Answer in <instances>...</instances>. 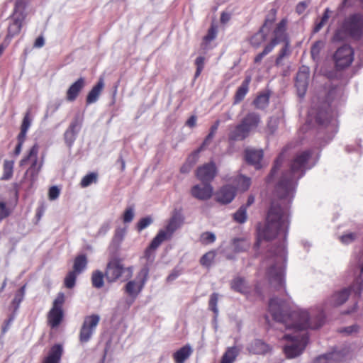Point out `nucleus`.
Returning a JSON list of instances; mask_svg holds the SVG:
<instances>
[{
    "mask_svg": "<svg viewBox=\"0 0 363 363\" xmlns=\"http://www.w3.org/2000/svg\"><path fill=\"white\" fill-rule=\"evenodd\" d=\"M183 222L184 218L181 213L174 210L165 228L160 230L156 235V240H160L162 242L171 240L174 232L181 227Z\"/></svg>",
    "mask_w": 363,
    "mask_h": 363,
    "instance_id": "obj_11",
    "label": "nucleus"
},
{
    "mask_svg": "<svg viewBox=\"0 0 363 363\" xmlns=\"http://www.w3.org/2000/svg\"><path fill=\"white\" fill-rule=\"evenodd\" d=\"M65 303V296L64 293H58L47 314V323L50 328H57L63 322L65 317L63 306Z\"/></svg>",
    "mask_w": 363,
    "mask_h": 363,
    "instance_id": "obj_8",
    "label": "nucleus"
},
{
    "mask_svg": "<svg viewBox=\"0 0 363 363\" xmlns=\"http://www.w3.org/2000/svg\"><path fill=\"white\" fill-rule=\"evenodd\" d=\"M267 274L269 281L274 284L277 291L283 289V292L286 293L284 267L276 262L268 269Z\"/></svg>",
    "mask_w": 363,
    "mask_h": 363,
    "instance_id": "obj_15",
    "label": "nucleus"
},
{
    "mask_svg": "<svg viewBox=\"0 0 363 363\" xmlns=\"http://www.w3.org/2000/svg\"><path fill=\"white\" fill-rule=\"evenodd\" d=\"M266 35L264 33H259V31L255 34L250 40L251 45L255 48H259L262 42L265 40Z\"/></svg>",
    "mask_w": 363,
    "mask_h": 363,
    "instance_id": "obj_49",
    "label": "nucleus"
},
{
    "mask_svg": "<svg viewBox=\"0 0 363 363\" xmlns=\"http://www.w3.org/2000/svg\"><path fill=\"white\" fill-rule=\"evenodd\" d=\"M11 214L10 209L6 206V203L4 201H0V222L4 218L9 217Z\"/></svg>",
    "mask_w": 363,
    "mask_h": 363,
    "instance_id": "obj_58",
    "label": "nucleus"
},
{
    "mask_svg": "<svg viewBox=\"0 0 363 363\" xmlns=\"http://www.w3.org/2000/svg\"><path fill=\"white\" fill-rule=\"evenodd\" d=\"M363 35V15L357 13L350 15L342 22L341 27L334 34V40H342L348 36L359 40Z\"/></svg>",
    "mask_w": 363,
    "mask_h": 363,
    "instance_id": "obj_4",
    "label": "nucleus"
},
{
    "mask_svg": "<svg viewBox=\"0 0 363 363\" xmlns=\"http://www.w3.org/2000/svg\"><path fill=\"white\" fill-rule=\"evenodd\" d=\"M333 60L338 70L350 67L354 60L353 49L348 45L341 46L334 53Z\"/></svg>",
    "mask_w": 363,
    "mask_h": 363,
    "instance_id": "obj_13",
    "label": "nucleus"
},
{
    "mask_svg": "<svg viewBox=\"0 0 363 363\" xmlns=\"http://www.w3.org/2000/svg\"><path fill=\"white\" fill-rule=\"evenodd\" d=\"M86 85L84 77H79L72 83L66 91V100L69 102L74 101Z\"/></svg>",
    "mask_w": 363,
    "mask_h": 363,
    "instance_id": "obj_18",
    "label": "nucleus"
},
{
    "mask_svg": "<svg viewBox=\"0 0 363 363\" xmlns=\"http://www.w3.org/2000/svg\"><path fill=\"white\" fill-rule=\"evenodd\" d=\"M277 18V10L271 9L266 16L264 23L259 28V33H264L265 30H269L274 24Z\"/></svg>",
    "mask_w": 363,
    "mask_h": 363,
    "instance_id": "obj_36",
    "label": "nucleus"
},
{
    "mask_svg": "<svg viewBox=\"0 0 363 363\" xmlns=\"http://www.w3.org/2000/svg\"><path fill=\"white\" fill-rule=\"evenodd\" d=\"M152 223V219L150 216H147L145 218H142L138 222L136 225V229L138 232L142 231L145 228H146L148 225H150Z\"/></svg>",
    "mask_w": 363,
    "mask_h": 363,
    "instance_id": "obj_54",
    "label": "nucleus"
},
{
    "mask_svg": "<svg viewBox=\"0 0 363 363\" xmlns=\"http://www.w3.org/2000/svg\"><path fill=\"white\" fill-rule=\"evenodd\" d=\"M345 355L341 351H333L316 357L312 363H339L344 359Z\"/></svg>",
    "mask_w": 363,
    "mask_h": 363,
    "instance_id": "obj_23",
    "label": "nucleus"
},
{
    "mask_svg": "<svg viewBox=\"0 0 363 363\" xmlns=\"http://www.w3.org/2000/svg\"><path fill=\"white\" fill-rule=\"evenodd\" d=\"M205 57L203 56L198 57L195 60V65L196 66V70L195 72L194 78L199 77L204 68Z\"/></svg>",
    "mask_w": 363,
    "mask_h": 363,
    "instance_id": "obj_55",
    "label": "nucleus"
},
{
    "mask_svg": "<svg viewBox=\"0 0 363 363\" xmlns=\"http://www.w3.org/2000/svg\"><path fill=\"white\" fill-rule=\"evenodd\" d=\"M217 174L214 162H210L199 167L196 172L197 179L203 184H210Z\"/></svg>",
    "mask_w": 363,
    "mask_h": 363,
    "instance_id": "obj_16",
    "label": "nucleus"
},
{
    "mask_svg": "<svg viewBox=\"0 0 363 363\" xmlns=\"http://www.w3.org/2000/svg\"><path fill=\"white\" fill-rule=\"evenodd\" d=\"M284 43V45L282 46V48L280 49L278 55H277V59L275 60V64L276 65H279L281 63V61L283 60V59L286 57H288L291 54V42H290V40H287V41H285V42H283Z\"/></svg>",
    "mask_w": 363,
    "mask_h": 363,
    "instance_id": "obj_38",
    "label": "nucleus"
},
{
    "mask_svg": "<svg viewBox=\"0 0 363 363\" xmlns=\"http://www.w3.org/2000/svg\"><path fill=\"white\" fill-rule=\"evenodd\" d=\"M323 47V43L322 41H316L313 44L311 49V55L313 59L318 57Z\"/></svg>",
    "mask_w": 363,
    "mask_h": 363,
    "instance_id": "obj_53",
    "label": "nucleus"
},
{
    "mask_svg": "<svg viewBox=\"0 0 363 363\" xmlns=\"http://www.w3.org/2000/svg\"><path fill=\"white\" fill-rule=\"evenodd\" d=\"M309 70L306 67H301L296 74L295 86L297 89L298 95L303 97L308 85Z\"/></svg>",
    "mask_w": 363,
    "mask_h": 363,
    "instance_id": "obj_17",
    "label": "nucleus"
},
{
    "mask_svg": "<svg viewBox=\"0 0 363 363\" xmlns=\"http://www.w3.org/2000/svg\"><path fill=\"white\" fill-rule=\"evenodd\" d=\"M148 265H145L138 272L136 280L128 281L124 286V291L135 300L143 289L149 276Z\"/></svg>",
    "mask_w": 363,
    "mask_h": 363,
    "instance_id": "obj_9",
    "label": "nucleus"
},
{
    "mask_svg": "<svg viewBox=\"0 0 363 363\" xmlns=\"http://www.w3.org/2000/svg\"><path fill=\"white\" fill-rule=\"evenodd\" d=\"M237 184L239 189L245 191L250 188L251 184V180L249 177L240 175L237 178Z\"/></svg>",
    "mask_w": 363,
    "mask_h": 363,
    "instance_id": "obj_47",
    "label": "nucleus"
},
{
    "mask_svg": "<svg viewBox=\"0 0 363 363\" xmlns=\"http://www.w3.org/2000/svg\"><path fill=\"white\" fill-rule=\"evenodd\" d=\"M134 218L133 209L130 207L125 209L123 216V220L124 223H130Z\"/></svg>",
    "mask_w": 363,
    "mask_h": 363,
    "instance_id": "obj_61",
    "label": "nucleus"
},
{
    "mask_svg": "<svg viewBox=\"0 0 363 363\" xmlns=\"http://www.w3.org/2000/svg\"><path fill=\"white\" fill-rule=\"evenodd\" d=\"M193 350L189 345H186L173 354V359L175 363H184L191 356Z\"/></svg>",
    "mask_w": 363,
    "mask_h": 363,
    "instance_id": "obj_28",
    "label": "nucleus"
},
{
    "mask_svg": "<svg viewBox=\"0 0 363 363\" xmlns=\"http://www.w3.org/2000/svg\"><path fill=\"white\" fill-rule=\"evenodd\" d=\"M274 49H272L271 47H269L268 45H266L263 49V50L259 53L258 55H257L254 59V62L255 63H259L260 62L263 57L268 55L269 53H270Z\"/></svg>",
    "mask_w": 363,
    "mask_h": 363,
    "instance_id": "obj_57",
    "label": "nucleus"
},
{
    "mask_svg": "<svg viewBox=\"0 0 363 363\" xmlns=\"http://www.w3.org/2000/svg\"><path fill=\"white\" fill-rule=\"evenodd\" d=\"M252 347L256 354H266L271 350L269 345L260 340H256Z\"/></svg>",
    "mask_w": 363,
    "mask_h": 363,
    "instance_id": "obj_41",
    "label": "nucleus"
},
{
    "mask_svg": "<svg viewBox=\"0 0 363 363\" xmlns=\"http://www.w3.org/2000/svg\"><path fill=\"white\" fill-rule=\"evenodd\" d=\"M162 242L156 240V236L152 239L149 246L145 249L144 252V258L150 264L152 263L155 258V251L160 246Z\"/></svg>",
    "mask_w": 363,
    "mask_h": 363,
    "instance_id": "obj_29",
    "label": "nucleus"
},
{
    "mask_svg": "<svg viewBox=\"0 0 363 363\" xmlns=\"http://www.w3.org/2000/svg\"><path fill=\"white\" fill-rule=\"evenodd\" d=\"M233 218L238 223H244L247 220V206H241L233 214Z\"/></svg>",
    "mask_w": 363,
    "mask_h": 363,
    "instance_id": "obj_42",
    "label": "nucleus"
},
{
    "mask_svg": "<svg viewBox=\"0 0 363 363\" xmlns=\"http://www.w3.org/2000/svg\"><path fill=\"white\" fill-rule=\"evenodd\" d=\"M262 123V118L259 113L255 111L247 112L228 134L230 141H240L247 138L250 133L254 132Z\"/></svg>",
    "mask_w": 363,
    "mask_h": 363,
    "instance_id": "obj_3",
    "label": "nucleus"
},
{
    "mask_svg": "<svg viewBox=\"0 0 363 363\" xmlns=\"http://www.w3.org/2000/svg\"><path fill=\"white\" fill-rule=\"evenodd\" d=\"M233 245L235 252L247 251L250 247V241L245 238H234Z\"/></svg>",
    "mask_w": 363,
    "mask_h": 363,
    "instance_id": "obj_37",
    "label": "nucleus"
},
{
    "mask_svg": "<svg viewBox=\"0 0 363 363\" xmlns=\"http://www.w3.org/2000/svg\"><path fill=\"white\" fill-rule=\"evenodd\" d=\"M230 289L235 292L247 295L250 291V286L245 279L241 277H234L230 283Z\"/></svg>",
    "mask_w": 363,
    "mask_h": 363,
    "instance_id": "obj_25",
    "label": "nucleus"
},
{
    "mask_svg": "<svg viewBox=\"0 0 363 363\" xmlns=\"http://www.w3.org/2000/svg\"><path fill=\"white\" fill-rule=\"evenodd\" d=\"M288 23V19L284 18L275 25L272 31V38L267 44L272 49L278 44L290 40L287 33Z\"/></svg>",
    "mask_w": 363,
    "mask_h": 363,
    "instance_id": "obj_14",
    "label": "nucleus"
},
{
    "mask_svg": "<svg viewBox=\"0 0 363 363\" xmlns=\"http://www.w3.org/2000/svg\"><path fill=\"white\" fill-rule=\"evenodd\" d=\"M251 76H246L241 85L238 88L233 96V104H240L245 99L249 91V86L251 82Z\"/></svg>",
    "mask_w": 363,
    "mask_h": 363,
    "instance_id": "obj_26",
    "label": "nucleus"
},
{
    "mask_svg": "<svg viewBox=\"0 0 363 363\" xmlns=\"http://www.w3.org/2000/svg\"><path fill=\"white\" fill-rule=\"evenodd\" d=\"M235 189L230 185L223 186L216 195L217 201L223 204L230 203L235 198Z\"/></svg>",
    "mask_w": 363,
    "mask_h": 363,
    "instance_id": "obj_21",
    "label": "nucleus"
},
{
    "mask_svg": "<svg viewBox=\"0 0 363 363\" xmlns=\"http://www.w3.org/2000/svg\"><path fill=\"white\" fill-rule=\"evenodd\" d=\"M60 189L56 186H52L49 189L48 198L50 200H55L60 196Z\"/></svg>",
    "mask_w": 363,
    "mask_h": 363,
    "instance_id": "obj_62",
    "label": "nucleus"
},
{
    "mask_svg": "<svg viewBox=\"0 0 363 363\" xmlns=\"http://www.w3.org/2000/svg\"><path fill=\"white\" fill-rule=\"evenodd\" d=\"M105 272L100 270H95L91 274V281L92 286L96 289H101L104 285Z\"/></svg>",
    "mask_w": 363,
    "mask_h": 363,
    "instance_id": "obj_35",
    "label": "nucleus"
},
{
    "mask_svg": "<svg viewBox=\"0 0 363 363\" xmlns=\"http://www.w3.org/2000/svg\"><path fill=\"white\" fill-rule=\"evenodd\" d=\"M216 254L213 251H209L204 254L200 259V264L202 266L208 267L215 259Z\"/></svg>",
    "mask_w": 363,
    "mask_h": 363,
    "instance_id": "obj_48",
    "label": "nucleus"
},
{
    "mask_svg": "<svg viewBox=\"0 0 363 363\" xmlns=\"http://www.w3.org/2000/svg\"><path fill=\"white\" fill-rule=\"evenodd\" d=\"M269 94L268 92L260 93L253 101V105L257 109L264 110L269 104Z\"/></svg>",
    "mask_w": 363,
    "mask_h": 363,
    "instance_id": "obj_30",
    "label": "nucleus"
},
{
    "mask_svg": "<svg viewBox=\"0 0 363 363\" xmlns=\"http://www.w3.org/2000/svg\"><path fill=\"white\" fill-rule=\"evenodd\" d=\"M284 339L291 340L293 342L286 345L284 348V351L287 358H294L301 354L304 350L308 341V337L306 334L299 335H285Z\"/></svg>",
    "mask_w": 363,
    "mask_h": 363,
    "instance_id": "obj_10",
    "label": "nucleus"
},
{
    "mask_svg": "<svg viewBox=\"0 0 363 363\" xmlns=\"http://www.w3.org/2000/svg\"><path fill=\"white\" fill-rule=\"evenodd\" d=\"M99 321L100 316L97 314H91L84 318L79 333L80 343H86L91 339Z\"/></svg>",
    "mask_w": 363,
    "mask_h": 363,
    "instance_id": "obj_12",
    "label": "nucleus"
},
{
    "mask_svg": "<svg viewBox=\"0 0 363 363\" xmlns=\"http://www.w3.org/2000/svg\"><path fill=\"white\" fill-rule=\"evenodd\" d=\"M77 133H73L69 130H67L65 133V140L68 147H71L75 139Z\"/></svg>",
    "mask_w": 363,
    "mask_h": 363,
    "instance_id": "obj_60",
    "label": "nucleus"
},
{
    "mask_svg": "<svg viewBox=\"0 0 363 363\" xmlns=\"http://www.w3.org/2000/svg\"><path fill=\"white\" fill-rule=\"evenodd\" d=\"M218 301V294L213 293L209 298L208 301V308L211 311L213 312V313L217 315L218 313V309L217 307Z\"/></svg>",
    "mask_w": 363,
    "mask_h": 363,
    "instance_id": "obj_51",
    "label": "nucleus"
},
{
    "mask_svg": "<svg viewBox=\"0 0 363 363\" xmlns=\"http://www.w3.org/2000/svg\"><path fill=\"white\" fill-rule=\"evenodd\" d=\"M313 155L311 150L296 152L283 169L276 186V192L286 205L281 207L272 202L264 223H258L256 227L257 241L255 247L259 248L262 240L270 241L280 236L285 242L290 226V214L288 205L291 202L298 184L306 172L311 168L309 164Z\"/></svg>",
    "mask_w": 363,
    "mask_h": 363,
    "instance_id": "obj_1",
    "label": "nucleus"
},
{
    "mask_svg": "<svg viewBox=\"0 0 363 363\" xmlns=\"http://www.w3.org/2000/svg\"><path fill=\"white\" fill-rule=\"evenodd\" d=\"M216 240V236L213 233L206 232L201 236V241L203 244L212 243Z\"/></svg>",
    "mask_w": 363,
    "mask_h": 363,
    "instance_id": "obj_59",
    "label": "nucleus"
},
{
    "mask_svg": "<svg viewBox=\"0 0 363 363\" xmlns=\"http://www.w3.org/2000/svg\"><path fill=\"white\" fill-rule=\"evenodd\" d=\"M213 189L210 184H203L194 185L191 189V194L193 197L202 201L209 199L213 195Z\"/></svg>",
    "mask_w": 363,
    "mask_h": 363,
    "instance_id": "obj_19",
    "label": "nucleus"
},
{
    "mask_svg": "<svg viewBox=\"0 0 363 363\" xmlns=\"http://www.w3.org/2000/svg\"><path fill=\"white\" fill-rule=\"evenodd\" d=\"M78 275L75 272H69L64 279L65 286L67 289H72L75 286Z\"/></svg>",
    "mask_w": 363,
    "mask_h": 363,
    "instance_id": "obj_45",
    "label": "nucleus"
},
{
    "mask_svg": "<svg viewBox=\"0 0 363 363\" xmlns=\"http://www.w3.org/2000/svg\"><path fill=\"white\" fill-rule=\"evenodd\" d=\"M105 86L104 79L102 77H99L96 84L89 91L86 98V104L90 105L98 101L99 96Z\"/></svg>",
    "mask_w": 363,
    "mask_h": 363,
    "instance_id": "obj_20",
    "label": "nucleus"
},
{
    "mask_svg": "<svg viewBox=\"0 0 363 363\" xmlns=\"http://www.w3.org/2000/svg\"><path fill=\"white\" fill-rule=\"evenodd\" d=\"M363 290V282L361 278H357L349 287L340 291H335L325 301V306L338 307L345 303L348 299L351 293L354 294L355 298H359Z\"/></svg>",
    "mask_w": 363,
    "mask_h": 363,
    "instance_id": "obj_7",
    "label": "nucleus"
},
{
    "mask_svg": "<svg viewBox=\"0 0 363 363\" xmlns=\"http://www.w3.org/2000/svg\"><path fill=\"white\" fill-rule=\"evenodd\" d=\"M86 256L85 255H79L74 258L72 271L79 274L86 269Z\"/></svg>",
    "mask_w": 363,
    "mask_h": 363,
    "instance_id": "obj_33",
    "label": "nucleus"
},
{
    "mask_svg": "<svg viewBox=\"0 0 363 363\" xmlns=\"http://www.w3.org/2000/svg\"><path fill=\"white\" fill-rule=\"evenodd\" d=\"M219 125H220L219 120H217L216 121H215V123L211 125V127L210 128L209 133L207 135V136L204 139L202 145L199 148L200 150H201L205 146L208 145L210 144L211 141L215 136L216 133L217 132V130H218Z\"/></svg>",
    "mask_w": 363,
    "mask_h": 363,
    "instance_id": "obj_39",
    "label": "nucleus"
},
{
    "mask_svg": "<svg viewBox=\"0 0 363 363\" xmlns=\"http://www.w3.org/2000/svg\"><path fill=\"white\" fill-rule=\"evenodd\" d=\"M40 147L35 143L27 152V154L20 160L19 165L23 167L29 163L30 166L26 172V175L30 178L32 183L35 182L44 164V156L38 157Z\"/></svg>",
    "mask_w": 363,
    "mask_h": 363,
    "instance_id": "obj_6",
    "label": "nucleus"
},
{
    "mask_svg": "<svg viewBox=\"0 0 363 363\" xmlns=\"http://www.w3.org/2000/svg\"><path fill=\"white\" fill-rule=\"evenodd\" d=\"M331 13L332 11L330 10L329 8L325 9L320 20L319 21H316L315 23V26L313 28V33H318L322 29V28L325 25L328 19L330 18Z\"/></svg>",
    "mask_w": 363,
    "mask_h": 363,
    "instance_id": "obj_40",
    "label": "nucleus"
},
{
    "mask_svg": "<svg viewBox=\"0 0 363 363\" xmlns=\"http://www.w3.org/2000/svg\"><path fill=\"white\" fill-rule=\"evenodd\" d=\"M356 238V234L353 233H350L345 234L340 237V240L342 243L349 244L353 242Z\"/></svg>",
    "mask_w": 363,
    "mask_h": 363,
    "instance_id": "obj_64",
    "label": "nucleus"
},
{
    "mask_svg": "<svg viewBox=\"0 0 363 363\" xmlns=\"http://www.w3.org/2000/svg\"><path fill=\"white\" fill-rule=\"evenodd\" d=\"M31 118H30V111H28L26 113L23 121L21 125V130L28 132L30 125H31Z\"/></svg>",
    "mask_w": 363,
    "mask_h": 363,
    "instance_id": "obj_56",
    "label": "nucleus"
},
{
    "mask_svg": "<svg viewBox=\"0 0 363 363\" xmlns=\"http://www.w3.org/2000/svg\"><path fill=\"white\" fill-rule=\"evenodd\" d=\"M239 351L236 347H228L221 357L220 363H234Z\"/></svg>",
    "mask_w": 363,
    "mask_h": 363,
    "instance_id": "obj_34",
    "label": "nucleus"
},
{
    "mask_svg": "<svg viewBox=\"0 0 363 363\" xmlns=\"http://www.w3.org/2000/svg\"><path fill=\"white\" fill-rule=\"evenodd\" d=\"M279 125V119L277 118L271 117L266 127V132L269 135H272L277 131Z\"/></svg>",
    "mask_w": 363,
    "mask_h": 363,
    "instance_id": "obj_46",
    "label": "nucleus"
},
{
    "mask_svg": "<svg viewBox=\"0 0 363 363\" xmlns=\"http://www.w3.org/2000/svg\"><path fill=\"white\" fill-rule=\"evenodd\" d=\"M217 26L212 24L208 28L207 34L203 38V43L207 44L213 40L217 36Z\"/></svg>",
    "mask_w": 363,
    "mask_h": 363,
    "instance_id": "obj_50",
    "label": "nucleus"
},
{
    "mask_svg": "<svg viewBox=\"0 0 363 363\" xmlns=\"http://www.w3.org/2000/svg\"><path fill=\"white\" fill-rule=\"evenodd\" d=\"M133 267H125L123 259L119 257L109 259L105 269V279L109 284L116 282L118 280H128L133 277Z\"/></svg>",
    "mask_w": 363,
    "mask_h": 363,
    "instance_id": "obj_5",
    "label": "nucleus"
},
{
    "mask_svg": "<svg viewBox=\"0 0 363 363\" xmlns=\"http://www.w3.org/2000/svg\"><path fill=\"white\" fill-rule=\"evenodd\" d=\"M14 168V161L5 160L3 164V173L1 180L8 181L13 177Z\"/></svg>",
    "mask_w": 363,
    "mask_h": 363,
    "instance_id": "obj_31",
    "label": "nucleus"
},
{
    "mask_svg": "<svg viewBox=\"0 0 363 363\" xmlns=\"http://www.w3.org/2000/svg\"><path fill=\"white\" fill-rule=\"evenodd\" d=\"M25 19V15L22 13H20V16L13 17L12 22L10 23L8 27V31L6 35L7 39H11L14 36L18 35L23 27V22Z\"/></svg>",
    "mask_w": 363,
    "mask_h": 363,
    "instance_id": "obj_24",
    "label": "nucleus"
},
{
    "mask_svg": "<svg viewBox=\"0 0 363 363\" xmlns=\"http://www.w3.org/2000/svg\"><path fill=\"white\" fill-rule=\"evenodd\" d=\"M98 175L95 172H91L85 175L80 182V186L85 188L91 185L92 183L97 182Z\"/></svg>",
    "mask_w": 363,
    "mask_h": 363,
    "instance_id": "obj_44",
    "label": "nucleus"
},
{
    "mask_svg": "<svg viewBox=\"0 0 363 363\" xmlns=\"http://www.w3.org/2000/svg\"><path fill=\"white\" fill-rule=\"evenodd\" d=\"M26 6V0H16L14 6L13 16L19 11H21V13H22L23 14V11L25 9Z\"/></svg>",
    "mask_w": 363,
    "mask_h": 363,
    "instance_id": "obj_63",
    "label": "nucleus"
},
{
    "mask_svg": "<svg viewBox=\"0 0 363 363\" xmlns=\"http://www.w3.org/2000/svg\"><path fill=\"white\" fill-rule=\"evenodd\" d=\"M283 160H284V155L281 154L280 155H279V157L274 161V166L272 168L270 174H269L268 178H267L268 182H272L273 178L277 174V171L279 169V168L282 164Z\"/></svg>",
    "mask_w": 363,
    "mask_h": 363,
    "instance_id": "obj_43",
    "label": "nucleus"
},
{
    "mask_svg": "<svg viewBox=\"0 0 363 363\" xmlns=\"http://www.w3.org/2000/svg\"><path fill=\"white\" fill-rule=\"evenodd\" d=\"M245 158L248 164L254 165L256 169H259L261 168L260 162L263 158V151L247 148L245 150Z\"/></svg>",
    "mask_w": 363,
    "mask_h": 363,
    "instance_id": "obj_22",
    "label": "nucleus"
},
{
    "mask_svg": "<svg viewBox=\"0 0 363 363\" xmlns=\"http://www.w3.org/2000/svg\"><path fill=\"white\" fill-rule=\"evenodd\" d=\"M200 151L201 150L198 149L187 158L186 162L182 166L180 169V172L182 173L186 174L189 172L194 165L196 163Z\"/></svg>",
    "mask_w": 363,
    "mask_h": 363,
    "instance_id": "obj_32",
    "label": "nucleus"
},
{
    "mask_svg": "<svg viewBox=\"0 0 363 363\" xmlns=\"http://www.w3.org/2000/svg\"><path fill=\"white\" fill-rule=\"evenodd\" d=\"M269 311L275 321L283 323L286 328L296 330L318 329L323 325L325 320L323 312L314 316L310 315L306 311H289L286 303L277 298L269 300Z\"/></svg>",
    "mask_w": 363,
    "mask_h": 363,
    "instance_id": "obj_2",
    "label": "nucleus"
},
{
    "mask_svg": "<svg viewBox=\"0 0 363 363\" xmlns=\"http://www.w3.org/2000/svg\"><path fill=\"white\" fill-rule=\"evenodd\" d=\"M62 353V346L60 344H55L50 348L48 356L44 358L43 363H60Z\"/></svg>",
    "mask_w": 363,
    "mask_h": 363,
    "instance_id": "obj_27",
    "label": "nucleus"
},
{
    "mask_svg": "<svg viewBox=\"0 0 363 363\" xmlns=\"http://www.w3.org/2000/svg\"><path fill=\"white\" fill-rule=\"evenodd\" d=\"M25 291H26V285L21 287L19 289V290L15 294V297H14L12 303L15 306L16 308H18L20 303L23 300Z\"/></svg>",
    "mask_w": 363,
    "mask_h": 363,
    "instance_id": "obj_52",
    "label": "nucleus"
}]
</instances>
